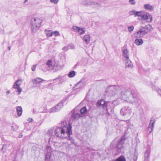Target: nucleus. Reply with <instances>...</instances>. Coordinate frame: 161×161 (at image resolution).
Returning <instances> with one entry per match:
<instances>
[{
	"label": "nucleus",
	"mask_w": 161,
	"mask_h": 161,
	"mask_svg": "<svg viewBox=\"0 0 161 161\" xmlns=\"http://www.w3.org/2000/svg\"><path fill=\"white\" fill-rule=\"evenodd\" d=\"M108 88L114 92V93H112L113 94L116 93V92H119L121 98L128 103H132L136 101V94L133 88H126L122 86L114 85L110 86Z\"/></svg>",
	"instance_id": "1"
},
{
	"label": "nucleus",
	"mask_w": 161,
	"mask_h": 161,
	"mask_svg": "<svg viewBox=\"0 0 161 161\" xmlns=\"http://www.w3.org/2000/svg\"><path fill=\"white\" fill-rule=\"evenodd\" d=\"M60 125V127L57 128L54 130L55 136L61 138H65L69 129V125L68 126L65 125L67 124L64 121L61 122Z\"/></svg>",
	"instance_id": "2"
},
{
	"label": "nucleus",
	"mask_w": 161,
	"mask_h": 161,
	"mask_svg": "<svg viewBox=\"0 0 161 161\" xmlns=\"http://www.w3.org/2000/svg\"><path fill=\"white\" fill-rule=\"evenodd\" d=\"M125 139V136H123L121 137L118 143L116 139H114L111 142L110 147L112 148H117L118 152H121L120 149L123 147V144L124 143Z\"/></svg>",
	"instance_id": "3"
},
{
	"label": "nucleus",
	"mask_w": 161,
	"mask_h": 161,
	"mask_svg": "<svg viewBox=\"0 0 161 161\" xmlns=\"http://www.w3.org/2000/svg\"><path fill=\"white\" fill-rule=\"evenodd\" d=\"M42 20L41 18L34 17L32 18L31 21V29L32 32H35L41 26Z\"/></svg>",
	"instance_id": "4"
},
{
	"label": "nucleus",
	"mask_w": 161,
	"mask_h": 161,
	"mask_svg": "<svg viewBox=\"0 0 161 161\" xmlns=\"http://www.w3.org/2000/svg\"><path fill=\"white\" fill-rule=\"evenodd\" d=\"M148 29L147 25L141 26L139 30L135 34V37L139 38L143 37L148 33Z\"/></svg>",
	"instance_id": "5"
},
{
	"label": "nucleus",
	"mask_w": 161,
	"mask_h": 161,
	"mask_svg": "<svg viewBox=\"0 0 161 161\" xmlns=\"http://www.w3.org/2000/svg\"><path fill=\"white\" fill-rule=\"evenodd\" d=\"M148 29L147 25L141 26L139 30L135 34V37L139 38L143 37L148 33Z\"/></svg>",
	"instance_id": "6"
},
{
	"label": "nucleus",
	"mask_w": 161,
	"mask_h": 161,
	"mask_svg": "<svg viewBox=\"0 0 161 161\" xmlns=\"http://www.w3.org/2000/svg\"><path fill=\"white\" fill-rule=\"evenodd\" d=\"M103 3V1L102 0H99L98 1V3L95 2H87L86 3H83V4L84 5L88 6L90 5H95L96 8L98 9L100 8L102 6V4Z\"/></svg>",
	"instance_id": "7"
},
{
	"label": "nucleus",
	"mask_w": 161,
	"mask_h": 161,
	"mask_svg": "<svg viewBox=\"0 0 161 161\" xmlns=\"http://www.w3.org/2000/svg\"><path fill=\"white\" fill-rule=\"evenodd\" d=\"M65 101V99H64L61 102L59 103L56 106L52 108L49 111L50 113L55 112L60 110L63 106V101L64 102Z\"/></svg>",
	"instance_id": "8"
},
{
	"label": "nucleus",
	"mask_w": 161,
	"mask_h": 161,
	"mask_svg": "<svg viewBox=\"0 0 161 161\" xmlns=\"http://www.w3.org/2000/svg\"><path fill=\"white\" fill-rule=\"evenodd\" d=\"M131 109L128 106H126L123 107L121 109L120 114L123 116L129 115L131 113Z\"/></svg>",
	"instance_id": "9"
},
{
	"label": "nucleus",
	"mask_w": 161,
	"mask_h": 161,
	"mask_svg": "<svg viewBox=\"0 0 161 161\" xmlns=\"http://www.w3.org/2000/svg\"><path fill=\"white\" fill-rule=\"evenodd\" d=\"M105 108H106L107 112L108 114L113 113L114 110L113 105L112 103L109 102V103L107 104Z\"/></svg>",
	"instance_id": "10"
},
{
	"label": "nucleus",
	"mask_w": 161,
	"mask_h": 161,
	"mask_svg": "<svg viewBox=\"0 0 161 161\" xmlns=\"http://www.w3.org/2000/svg\"><path fill=\"white\" fill-rule=\"evenodd\" d=\"M108 103H109V102H105L104 100L102 99L97 102V106L100 108H104Z\"/></svg>",
	"instance_id": "11"
},
{
	"label": "nucleus",
	"mask_w": 161,
	"mask_h": 161,
	"mask_svg": "<svg viewBox=\"0 0 161 161\" xmlns=\"http://www.w3.org/2000/svg\"><path fill=\"white\" fill-rule=\"evenodd\" d=\"M72 125L71 124H69V129H68V131H67V133L66 134V138H67V137H68L67 140H70L72 139H73V137L70 136V135L72 134Z\"/></svg>",
	"instance_id": "12"
},
{
	"label": "nucleus",
	"mask_w": 161,
	"mask_h": 161,
	"mask_svg": "<svg viewBox=\"0 0 161 161\" xmlns=\"http://www.w3.org/2000/svg\"><path fill=\"white\" fill-rule=\"evenodd\" d=\"M72 27L73 29L78 32L80 35L84 34L85 32V28L78 27L76 26H73Z\"/></svg>",
	"instance_id": "13"
},
{
	"label": "nucleus",
	"mask_w": 161,
	"mask_h": 161,
	"mask_svg": "<svg viewBox=\"0 0 161 161\" xmlns=\"http://www.w3.org/2000/svg\"><path fill=\"white\" fill-rule=\"evenodd\" d=\"M142 20H147L148 22H150L152 20V17L149 13H147L143 15Z\"/></svg>",
	"instance_id": "14"
},
{
	"label": "nucleus",
	"mask_w": 161,
	"mask_h": 161,
	"mask_svg": "<svg viewBox=\"0 0 161 161\" xmlns=\"http://www.w3.org/2000/svg\"><path fill=\"white\" fill-rule=\"evenodd\" d=\"M84 86V83L81 81H80L78 83L76 84L75 86L73 87L74 90L82 88Z\"/></svg>",
	"instance_id": "15"
},
{
	"label": "nucleus",
	"mask_w": 161,
	"mask_h": 161,
	"mask_svg": "<svg viewBox=\"0 0 161 161\" xmlns=\"http://www.w3.org/2000/svg\"><path fill=\"white\" fill-rule=\"evenodd\" d=\"M155 122V119L153 118H151L149 124L148 125V128L149 130V129H151V130L150 131V133H151L153 130L154 128V124Z\"/></svg>",
	"instance_id": "16"
},
{
	"label": "nucleus",
	"mask_w": 161,
	"mask_h": 161,
	"mask_svg": "<svg viewBox=\"0 0 161 161\" xmlns=\"http://www.w3.org/2000/svg\"><path fill=\"white\" fill-rule=\"evenodd\" d=\"M123 56L125 59L129 58V51L127 49H124L123 51Z\"/></svg>",
	"instance_id": "17"
},
{
	"label": "nucleus",
	"mask_w": 161,
	"mask_h": 161,
	"mask_svg": "<svg viewBox=\"0 0 161 161\" xmlns=\"http://www.w3.org/2000/svg\"><path fill=\"white\" fill-rule=\"evenodd\" d=\"M72 112L71 116L75 120L78 119L81 116L80 114L75 112V111H73Z\"/></svg>",
	"instance_id": "18"
},
{
	"label": "nucleus",
	"mask_w": 161,
	"mask_h": 161,
	"mask_svg": "<svg viewBox=\"0 0 161 161\" xmlns=\"http://www.w3.org/2000/svg\"><path fill=\"white\" fill-rule=\"evenodd\" d=\"M22 81L21 79H19L17 80L14 83L13 85V88L15 89H16L17 87H19L21 85Z\"/></svg>",
	"instance_id": "19"
},
{
	"label": "nucleus",
	"mask_w": 161,
	"mask_h": 161,
	"mask_svg": "<svg viewBox=\"0 0 161 161\" xmlns=\"http://www.w3.org/2000/svg\"><path fill=\"white\" fill-rule=\"evenodd\" d=\"M125 68L132 67L133 65L130 60L128 58V59H125Z\"/></svg>",
	"instance_id": "20"
},
{
	"label": "nucleus",
	"mask_w": 161,
	"mask_h": 161,
	"mask_svg": "<svg viewBox=\"0 0 161 161\" xmlns=\"http://www.w3.org/2000/svg\"><path fill=\"white\" fill-rule=\"evenodd\" d=\"M143 42V41L142 39L137 38L135 40L134 43L136 45L139 46L142 45Z\"/></svg>",
	"instance_id": "21"
},
{
	"label": "nucleus",
	"mask_w": 161,
	"mask_h": 161,
	"mask_svg": "<svg viewBox=\"0 0 161 161\" xmlns=\"http://www.w3.org/2000/svg\"><path fill=\"white\" fill-rule=\"evenodd\" d=\"M145 14L144 11H140L136 12L135 17L137 16L141 17L142 19H143V15Z\"/></svg>",
	"instance_id": "22"
},
{
	"label": "nucleus",
	"mask_w": 161,
	"mask_h": 161,
	"mask_svg": "<svg viewBox=\"0 0 161 161\" xmlns=\"http://www.w3.org/2000/svg\"><path fill=\"white\" fill-rule=\"evenodd\" d=\"M45 81L44 80L39 77H37L36 79L32 80V81L34 83H39L42 81Z\"/></svg>",
	"instance_id": "23"
},
{
	"label": "nucleus",
	"mask_w": 161,
	"mask_h": 161,
	"mask_svg": "<svg viewBox=\"0 0 161 161\" xmlns=\"http://www.w3.org/2000/svg\"><path fill=\"white\" fill-rule=\"evenodd\" d=\"M90 37L89 35H86L84 36L83 39L87 44L90 43Z\"/></svg>",
	"instance_id": "24"
},
{
	"label": "nucleus",
	"mask_w": 161,
	"mask_h": 161,
	"mask_svg": "<svg viewBox=\"0 0 161 161\" xmlns=\"http://www.w3.org/2000/svg\"><path fill=\"white\" fill-rule=\"evenodd\" d=\"M144 8L146 10H149L151 11L153 10L154 9V7L153 6H151L148 4L144 5Z\"/></svg>",
	"instance_id": "25"
},
{
	"label": "nucleus",
	"mask_w": 161,
	"mask_h": 161,
	"mask_svg": "<svg viewBox=\"0 0 161 161\" xmlns=\"http://www.w3.org/2000/svg\"><path fill=\"white\" fill-rule=\"evenodd\" d=\"M17 115L19 116H20L22 113V108L21 106H18L16 108Z\"/></svg>",
	"instance_id": "26"
},
{
	"label": "nucleus",
	"mask_w": 161,
	"mask_h": 161,
	"mask_svg": "<svg viewBox=\"0 0 161 161\" xmlns=\"http://www.w3.org/2000/svg\"><path fill=\"white\" fill-rule=\"evenodd\" d=\"M46 64L48 66L49 68L51 69L53 67L54 68L55 66H52V61L51 60H48L47 63H46Z\"/></svg>",
	"instance_id": "27"
},
{
	"label": "nucleus",
	"mask_w": 161,
	"mask_h": 161,
	"mask_svg": "<svg viewBox=\"0 0 161 161\" xmlns=\"http://www.w3.org/2000/svg\"><path fill=\"white\" fill-rule=\"evenodd\" d=\"M76 72L74 71H72L69 72L68 75V76L69 78H71L74 77L75 75Z\"/></svg>",
	"instance_id": "28"
},
{
	"label": "nucleus",
	"mask_w": 161,
	"mask_h": 161,
	"mask_svg": "<svg viewBox=\"0 0 161 161\" xmlns=\"http://www.w3.org/2000/svg\"><path fill=\"white\" fill-rule=\"evenodd\" d=\"M114 161H126V159L124 156H120Z\"/></svg>",
	"instance_id": "29"
},
{
	"label": "nucleus",
	"mask_w": 161,
	"mask_h": 161,
	"mask_svg": "<svg viewBox=\"0 0 161 161\" xmlns=\"http://www.w3.org/2000/svg\"><path fill=\"white\" fill-rule=\"evenodd\" d=\"M45 32L46 35L48 36H51L53 34V32L51 30H46Z\"/></svg>",
	"instance_id": "30"
},
{
	"label": "nucleus",
	"mask_w": 161,
	"mask_h": 161,
	"mask_svg": "<svg viewBox=\"0 0 161 161\" xmlns=\"http://www.w3.org/2000/svg\"><path fill=\"white\" fill-rule=\"evenodd\" d=\"M54 133V130H53V129H50L48 130V134H49L51 136H54L55 135Z\"/></svg>",
	"instance_id": "31"
},
{
	"label": "nucleus",
	"mask_w": 161,
	"mask_h": 161,
	"mask_svg": "<svg viewBox=\"0 0 161 161\" xmlns=\"http://www.w3.org/2000/svg\"><path fill=\"white\" fill-rule=\"evenodd\" d=\"M87 111V109L86 107H84L80 109V112L81 114H85Z\"/></svg>",
	"instance_id": "32"
},
{
	"label": "nucleus",
	"mask_w": 161,
	"mask_h": 161,
	"mask_svg": "<svg viewBox=\"0 0 161 161\" xmlns=\"http://www.w3.org/2000/svg\"><path fill=\"white\" fill-rule=\"evenodd\" d=\"M128 31L129 32H131L134 29V27L133 25L131 26H128Z\"/></svg>",
	"instance_id": "33"
},
{
	"label": "nucleus",
	"mask_w": 161,
	"mask_h": 161,
	"mask_svg": "<svg viewBox=\"0 0 161 161\" xmlns=\"http://www.w3.org/2000/svg\"><path fill=\"white\" fill-rule=\"evenodd\" d=\"M7 145L4 144L3 145L2 148V150L3 151V153H4L5 152L6 150Z\"/></svg>",
	"instance_id": "34"
},
{
	"label": "nucleus",
	"mask_w": 161,
	"mask_h": 161,
	"mask_svg": "<svg viewBox=\"0 0 161 161\" xmlns=\"http://www.w3.org/2000/svg\"><path fill=\"white\" fill-rule=\"evenodd\" d=\"M149 155V152L148 150H147L144 154V158H148Z\"/></svg>",
	"instance_id": "35"
},
{
	"label": "nucleus",
	"mask_w": 161,
	"mask_h": 161,
	"mask_svg": "<svg viewBox=\"0 0 161 161\" xmlns=\"http://www.w3.org/2000/svg\"><path fill=\"white\" fill-rule=\"evenodd\" d=\"M136 12V11L135 10H133L132 11H130L129 12V14L130 15H134L135 16V17Z\"/></svg>",
	"instance_id": "36"
},
{
	"label": "nucleus",
	"mask_w": 161,
	"mask_h": 161,
	"mask_svg": "<svg viewBox=\"0 0 161 161\" xmlns=\"http://www.w3.org/2000/svg\"><path fill=\"white\" fill-rule=\"evenodd\" d=\"M16 89H17V92H18V95L20 94L21 92L22 91V88L19 87H17Z\"/></svg>",
	"instance_id": "37"
},
{
	"label": "nucleus",
	"mask_w": 161,
	"mask_h": 161,
	"mask_svg": "<svg viewBox=\"0 0 161 161\" xmlns=\"http://www.w3.org/2000/svg\"><path fill=\"white\" fill-rule=\"evenodd\" d=\"M129 2L132 5H135L136 4V2L134 0H129Z\"/></svg>",
	"instance_id": "38"
},
{
	"label": "nucleus",
	"mask_w": 161,
	"mask_h": 161,
	"mask_svg": "<svg viewBox=\"0 0 161 161\" xmlns=\"http://www.w3.org/2000/svg\"><path fill=\"white\" fill-rule=\"evenodd\" d=\"M137 159V156L135 155L134 156L133 158H131L130 161H136Z\"/></svg>",
	"instance_id": "39"
},
{
	"label": "nucleus",
	"mask_w": 161,
	"mask_h": 161,
	"mask_svg": "<svg viewBox=\"0 0 161 161\" xmlns=\"http://www.w3.org/2000/svg\"><path fill=\"white\" fill-rule=\"evenodd\" d=\"M37 65V64H35V65H33L32 66V67L31 68V70L32 71H34L35 70L36 68Z\"/></svg>",
	"instance_id": "40"
},
{
	"label": "nucleus",
	"mask_w": 161,
	"mask_h": 161,
	"mask_svg": "<svg viewBox=\"0 0 161 161\" xmlns=\"http://www.w3.org/2000/svg\"><path fill=\"white\" fill-rule=\"evenodd\" d=\"M62 49L65 51H66L69 49V47L68 46H65Z\"/></svg>",
	"instance_id": "41"
},
{
	"label": "nucleus",
	"mask_w": 161,
	"mask_h": 161,
	"mask_svg": "<svg viewBox=\"0 0 161 161\" xmlns=\"http://www.w3.org/2000/svg\"><path fill=\"white\" fill-rule=\"evenodd\" d=\"M58 0H50V2L52 3L56 4L58 2Z\"/></svg>",
	"instance_id": "42"
},
{
	"label": "nucleus",
	"mask_w": 161,
	"mask_h": 161,
	"mask_svg": "<svg viewBox=\"0 0 161 161\" xmlns=\"http://www.w3.org/2000/svg\"><path fill=\"white\" fill-rule=\"evenodd\" d=\"M54 36H57L59 35V33L57 31H55L53 32Z\"/></svg>",
	"instance_id": "43"
},
{
	"label": "nucleus",
	"mask_w": 161,
	"mask_h": 161,
	"mask_svg": "<svg viewBox=\"0 0 161 161\" xmlns=\"http://www.w3.org/2000/svg\"><path fill=\"white\" fill-rule=\"evenodd\" d=\"M68 46L69 47V49H73L74 48V45L72 44L69 45Z\"/></svg>",
	"instance_id": "44"
},
{
	"label": "nucleus",
	"mask_w": 161,
	"mask_h": 161,
	"mask_svg": "<svg viewBox=\"0 0 161 161\" xmlns=\"http://www.w3.org/2000/svg\"><path fill=\"white\" fill-rule=\"evenodd\" d=\"M70 142H71L72 143V144H75V143H74V142H75V140L74 139H72L71 140H70Z\"/></svg>",
	"instance_id": "45"
},
{
	"label": "nucleus",
	"mask_w": 161,
	"mask_h": 161,
	"mask_svg": "<svg viewBox=\"0 0 161 161\" xmlns=\"http://www.w3.org/2000/svg\"><path fill=\"white\" fill-rule=\"evenodd\" d=\"M33 120V119L31 118H29L28 120V121H29L30 122H32Z\"/></svg>",
	"instance_id": "46"
},
{
	"label": "nucleus",
	"mask_w": 161,
	"mask_h": 161,
	"mask_svg": "<svg viewBox=\"0 0 161 161\" xmlns=\"http://www.w3.org/2000/svg\"><path fill=\"white\" fill-rule=\"evenodd\" d=\"M144 161H148V158H144Z\"/></svg>",
	"instance_id": "47"
},
{
	"label": "nucleus",
	"mask_w": 161,
	"mask_h": 161,
	"mask_svg": "<svg viewBox=\"0 0 161 161\" xmlns=\"http://www.w3.org/2000/svg\"><path fill=\"white\" fill-rule=\"evenodd\" d=\"M22 133H20L19 136V137L20 138V137H22Z\"/></svg>",
	"instance_id": "48"
},
{
	"label": "nucleus",
	"mask_w": 161,
	"mask_h": 161,
	"mask_svg": "<svg viewBox=\"0 0 161 161\" xmlns=\"http://www.w3.org/2000/svg\"><path fill=\"white\" fill-rule=\"evenodd\" d=\"M10 93V91H8L6 92V94L7 95L8 94Z\"/></svg>",
	"instance_id": "49"
},
{
	"label": "nucleus",
	"mask_w": 161,
	"mask_h": 161,
	"mask_svg": "<svg viewBox=\"0 0 161 161\" xmlns=\"http://www.w3.org/2000/svg\"><path fill=\"white\" fill-rule=\"evenodd\" d=\"M8 48L9 50H10V47H8Z\"/></svg>",
	"instance_id": "50"
},
{
	"label": "nucleus",
	"mask_w": 161,
	"mask_h": 161,
	"mask_svg": "<svg viewBox=\"0 0 161 161\" xmlns=\"http://www.w3.org/2000/svg\"><path fill=\"white\" fill-rule=\"evenodd\" d=\"M27 0H25V1L24 2V3H25L26 2H27Z\"/></svg>",
	"instance_id": "51"
}]
</instances>
